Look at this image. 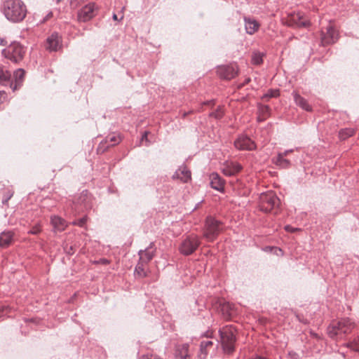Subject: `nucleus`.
I'll return each mask as SVG.
<instances>
[{
    "instance_id": "obj_1",
    "label": "nucleus",
    "mask_w": 359,
    "mask_h": 359,
    "mask_svg": "<svg viewBox=\"0 0 359 359\" xmlns=\"http://www.w3.org/2000/svg\"><path fill=\"white\" fill-rule=\"evenodd\" d=\"M27 13V6L21 0H6L4 2L3 13L11 22H22L25 18Z\"/></svg>"
},
{
    "instance_id": "obj_2",
    "label": "nucleus",
    "mask_w": 359,
    "mask_h": 359,
    "mask_svg": "<svg viewBox=\"0 0 359 359\" xmlns=\"http://www.w3.org/2000/svg\"><path fill=\"white\" fill-rule=\"evenodd\" d=\"M356 327L355 323L349 318L332 322L327 327V334L332 339L342 338Z\"/></svg>"
},
{
    "instance_id": "obj_3",
    "label": "nucleus",
    "mask_w": 359,
    "mask_h": 359,
    "mask_svg": "<svg viewBox=\"0 0 359 359\" xmlns=\"http://www.w3.org/2000/svg\"><path fill=\"white\" fill-rule=\"evenodd\" d=\"M236 332L232 325H226L219 330L220 342L224 352L226 354H231L235 350Z\"/></svg>"
},
{
    "instance_id": "obj_4",
    "label": "nucleus",
    "mask_w": 359,
    "mask_h": 359,
    "mask_svg": "<svg viewBox=\"0 0 359 359\" xmlns=\"http://www.w3.org/2000/svg\"><path fill=\"white\" fill-rule=\"evenodd\" d=\"M26 53V48L17 41L11 43L2 50V55L13 63L22 60Z\"/></svg>"
},
{
    "instance_id": "obj_5",
    "label": "nucleus",
    "mask_w": 359,
    "mask_h": 359,
    "mask_svg": "<svg viewBox=\"0 0 359 359\" xmlns=\"http://www.w3.org/2000/svg\"><path fill=\"white\" fill-rule=\"evenodd\" d=\"M222 224L211 216L205 219L203 236L209 241H214L222 229Z\"/></svg>"
},
{
    "instance_id": "obj_6",
    "label": "nucleus",
    "mask_w": 359,
    "mask_h": 359,
    "mask_svg": "<svg viewBox=\"0 0 359 359\" xmlns=\"http://www.w3.org/2000/svg\"><path fill=\"white\" fill-rule=\"evenodd\" d=\"M201 244L200 239L197 235L190 234L187 236L181 242L179 246L180 252L188 256L193 254Z\"/></svg>"
},
{
    "instance_id": "obj_7",
    "label": "nucleus",
    "mask_w": 359,
    "mask_h": 359,
    "mask_svg": "<svg viewBox=\"0 0 359 359\" xmlns=\"http://www.w3.org/2000/svg\"><path fill=\"white\" fill-rule=\"evenodd\" d=\"M280 200L273 191L262 193L259 196V208L264 212H269L278 206Z\"/></svg>"
},
{
    "instance_id": "obj_8",
    "label": "nucleus",
    "mask_w": 359,
    "mask_h": 359,
    "mask_svg": "<svg viewBox=\"0 0 359 359\" xmlns=\"http://www.w3.org/2000/svg\"><path fill=\"white\" fill-rule=\"evenodd\" d=\"M285 23L290 27H307L310 25V21L304 17L302 13L292 12L287 15Z\"/></svg>"
},
{
    "instance_id": "obj_9",
    "label": "nucleus",
    "mask_w": 359,
    "mask_h": 359,
    "mask_svg": "<svg viewBox=\"0 0 359 359\" xmlns=\"http://www.w3.org/2000/svg\"><path fill=\"white\" fill-rule=\"evenodd\" d=\"M96 8L95 3H89L85 5L78 11V20L83 22L89 21L95 15V11Z\"/></svg>"
},
{
    "instance_id": "obj_10",
    "label": "nucleus",
    "mask_w": 359,
    "mask_h": 359,
    "mask_svg": "<svg viewBox=\"0 0 359 359\" xmlns=\"http://www.w3.org/2000/svg\"><path fill=\"white\" fill-rule=\"evenodd\" d=\"M338 39V32L331 25L326 27L325 32L322 31L321 32V43L323 46L334 43Z\"/></svg>"
},
{
    "instance_id": "obj_11",
    "label": "nucleus",
    "mask_w": 359,
    "mask_h": 359,
    "mask_svg": "<svg viewBox=\"0 0 359 359\" xmlns=\"http://www.w3.org/2000/svg\"><path fill=\"white\" fill-rule=\"evenodd\" d=\"M234 146L238 150L252 151L256 149V144L248 136L241 135L234 142Z\"/></svg>"
},
{
    "instance_id": "obj_12",
    "label": "nucleus",
    "mask_w": 359,
    "mask_h": 359,
    "mask_svg": "<svg viewBox=\"0 0 359 359\" xmlns=\"http://www.w3.org/2000/svg\"><path fill=\"white\" fill-rule=\"evenodd\" d=\"M238 67L235 65H223L218 67L217 72L221 79L230 80L238 74Z\"/></svg>"
},
{
    "instance_id": "obj_13",
    "label": "nucleus",
    "mask_w": 359,
    "mask_h": 359,
    "mask_svg": "<svg viewBox=\"0 0 359 359\" xmlns=\"http://www.w3.org/2000/svg\"><path fill=\"white\" fill-rule=\"evenodd\" d=\"M193 351L190 349L189 344L176 346L175 351V359H191Z\"/></svg>"
},
{
    "instance_id": "obj_14",
    "label": "nucleus",
    "mask_w": 359,
    "mask_h": 359,
    "mask_svg": "<svg viewBox=\"0 0 359 359\" xmlns=\"http://www.w3.org/2000/svg\"><path fill=\"white\" fill-rule=\"evenodd\" d=\"M156 248L153 242L150 243L149 245L145 250H140L138 252L140 260L147 264L154 257Z\"/></svg>"
},
{
    "instance_id": "obj_15",
    "label": "nucleus",
    "mask_w": 359,
    "mask_h": 359,
    "mask_svg": "<svg viewBox=\"0 0 359 359\" xmlns=\"http://www.w3.org/2000/svg\"><path fill=\"white\" fill-rule=\"evenodd\" d=\"M62 46V39L61 37L57 32H53L48 39H47V49L50 51H57Z\"/></svg>"
},
{
    "instance_id": "obj_16",
    "label": "nucleus",
    "mask_w": 359,
    "mask_h": 359,
    "mask_svg": "<svg viewBox=\"0 0 359 359\" xmlns=\"http://www.w3.org/2000/svg\"><path fill=\"white\" fill-rule=\"evenodd\" d=\"M121 142V138L118 135L115 134H111L106 137L104 140L102 141L98 147V150H102V151H104V150L110 147L115 146Z\"/></svg>"
},
{
    "instance_id": "obj_17",
    "label": "nucleus",
    "mask_w": 359,
    "mask_h": 359,
    "mask_svg": "<svg viewBox=\"0 0 359 359\" xmlns=\"http://www.w3.org/2000/svg\"><path fill=\"white\" fill-rule=\"evenodd\" d=\"M172 177L173 180L177 179L183 182H187L191 179V172L182 165L175 172Z\"/></svg>"
},
{
    "instance_id": "obj_18",
    "label": "nucleus",
    "mask_w": 359,
    "mask_h": 359,
    "mask_svg": "<svg viewBox=\"0 0 359 359\" xmlns=\"http://www.w3.org/2000/svg\"><path fill=\"white\" fill-rule=\"evenodd\" d=\"M210 186L212 189L220 192H222L224 191V182L217 173L212 172L210 175Z\"/></svg>"
},
{
    "instance_id": "obj_19",
    "label": "nucleus",
    "mask_w": 359,
    "mask_h": 359,
    "mask_svg": "<svg viewBox=\"0 0 359 359\" xmlns=\"http://www.w3.org/2000/svg\"><path fill=\"white\" fill-rule=\"evenodd\" d=\"M50 223L55 231H63L67 226L66 221L57 215L51 216Z\"/></svg>"
},
{
    "instance_id": "obj_20",
    "label": "nucleus",
    "mask_w": 359,
    "mask_h": 359,
    "mask_svg": "<svg viewBox=\"0 0 359 359\" xmlns=\"http://www.w3.org/2000/svg\"><path fill=\"white\" fill-rule=\"evenodd\" d=\"M244 22L245 29L248 34L252 35L259 29V24L256 20L251 18L245 17Z\"/></svg>"
},
{
    "instance_id": "obj_21",
    "label": "nucleus",
    "mask_w": 359,
    "mask_h": 359,
    "mask_svg": "<svg viewBox=\"0 0 359 359\" xmlns=\"http://www.w3.org/2000/svg\"><path fill=\"white\" fill-rule=\"evenodd\" d=\"M242 170V165L236 162L227 163L223 168V172L225 175L233 176Z\"/></svg>"
},
{
    "instance_id": "obj_22",
    "label": "nucleus",
    "mask_w": 359,
    "mask_h": 359,
    "mask_svg": "<svg viewBox=\"0 0 359 359\" xmlns=\"http://www.w3.org/2000/svg\"><path fill=\"white\" fill-rule=\"evenodd\" d=\"M294 101L295 104L301 107L302 109L307 111H311L312 107L308 103L307 100L304 99L303 97H302L297 92L293 91L292 93Z\"/></svg>"
},
{
    "instance_id": "obj_23",
    "label": "nucleus",
    "mask_w": 359,
    "mask_h": 359,
    "mask_svg": "<svg viewBox=\"0 0 359 359\" xmlns=\"http://www.w3.org/2000/svg\"><path fill=\"white\" fill-rule=\"evenodd\" d=\"M14 233L12 231H4L0 234V247L8 248L13 241Z\"/></svg>"
},
{
    "instance_id": "obj_24",
    "label": "nucleus",
    "mask_w": 359,
    "mask_h": 359,
    "mask_svg": "<svg viewBox=\"0 0 359 359\" xmlns=\"http://www.w3.org/2000/svg\"><path fill=\"white\" fill-rule=\"evenodd\" d=\"M11 72L0 67V84L3 86L10 85L11 87H13V83L11 81Z\"/></svg>"
},
{
    "instance_id": "obj_25",
    "label": "nucleus",
    "mask_w": 359,
    "mask_h": 359,
    "mask_svg": "<svg viewBox=\"0 0 359 359\" xmlns=\"http://www.w3.org/2000/svg\"><path fill=\"white\" fill-rule=\"evenodd\" d=\"M13 76H14V79H15V83H13V87H11V88H13V90L14 91L18 88V86H20V84L22 83V82L24 79V76H25L24 69H17L15 72H14Z\"/></svg>"
},
{
    "instance_id": "obj_26",
    "label": "nucleus",
    "mask_w": 359,
    "mask_h": 359,
    "mask_svg": "<svg viewBox=\"0 0 359 359\" xmlns=\"http://www.w3.org/2000/svg\"><path fill=\"white\" fill-rule=\"evenodd\" d=\"M213 343L210 340L202 341L200 344V352L198 355V359H205L208 355L207 348L212 346Z\"/></svg>"
},
{
    "instance_id": "obj_27",
    "label": "nucleus",
    "mask_w": 359,
    "mask_h": 359,
    "mask_svg": "<svg viewBox=\"0 0 359 359\" xmlns=\"http://www.w3.org/2000/svg\"><path fill=\"white\" fill-rule=\"evenodd\" d=\"M274 163L278 166L282 168H288L290 165V161L287 159L285 158V156L281 155L280 154H278L277 157L274 159Z\"/></svg>"
},
{
    "instance_id": "obj_28",
    "label": "nucleus",
    "mask_w": 359,
    "mask_h": 359,
    "mask_svg": "<svg viewBox=\"0 0 359 359\" xmlns=\"http://www.w3.org/2000/svg\"><path fill=\"white\" fill-rule=\"evenodd\" d=\"M260 115L258 116L259 121H263L269 116L270 108L267 105H260L259 107Z\"/></svg>"
},
{
    "instance_id": "obj_29",
    "label": "nucleus",
    "mask_w": 359,
    "mask_h": 359,
    "mask_svg": "<svg viewBox=\"0 0 359 359\" xmlns=\"http://www.w3.org/2000/svg\"><path fill=\"white\" fill-rule=\"evenodd\" d=\"M145 264H147L139 260L135 269V274H137L140 277H145L147 276V273L144 271Z\"/></svg>"
},
{
    "instance_id": "obj_30",
    "label": "nucleus",
    "mask_w": 359,
    "mask_h": 359,
    "mask_svg": "<svg viewBox=\"0 0 359 359\" xmlns=\"http://www.w3.org/2000/svg\"><path fill=\"white\" fill-rule=\"evenodd\" d=\"M354 134L355 130L353 128H344L341 129L339 133V137L341 140H345L349 137L353 136Z\"/></svg>"
},
{
    "instance_id": "obj_31",
    "label": "nucleus",
    "mask_w": 359,
    "mask_h": 359,
    "mask_svg": "<svg viewBox=\"0 0 359 359\" xmlns=\"http://www.w3.org/2000/svg\"><path fill=\"white\" fill-rule=\"evenodd\" d=\"M232 306L229 302H225L222 305L221 309L225 318H229L233 314Z\"/></svg>"
},
{
    "instance_id": "obj_32",
    "label": "nucleus",
    "mask_w": 359,
    "mask_h": 359,
    "mask_svg": "<svg viewBox=\"0 0 359 359\" xmlns=\"http://www.w3.org/2000/svg\"><path fill=\"white\" fill-rule=\"evenodd\" d=\"M264 54L260 52H254L252 55V62L254 65H258L263 62Z\"/></svg>"
},
{
    "instance_id": "obj_33",
    "label": "nucleus",
    "mask_w": 359,
    "mask_h": 359,
    "mask_svg": "<svg viewBox=\"0 0 359 359\" xmlns=\"http://www.w3.org/2000/svg\"><path fill=\"white\" fill-rule=\"evenodd\" d=\"M347 347L353 351H359V336L354 337L353 340L347 343Z\"/></svg>"
},
{
    "instance_id": "obj_34",
    "label": "nucleus",
    "mask_w": 359,
    "mask_h": 359,
    "mask_svg": "<svg viewBox=\"0 0 359 359\" xmlns=\"http://www.w3.org/2000/svg\"><path fill=\"white\" fill-rule=\"evenodd\" d=\"M279 95V90L276 89L269 90L263 96L262 99L267 101L269 98L276 97Z\"/></svg>"
},
{
    "instance_id": "obj_35",
    "label": "nucleus",
    "mask_w": 359,
    "mask_h": 359,
    "mask_svg": "<svg viewBox=\"0 0 359 359\" xmlns=\"http://www.w3.org/2000/svg\"><path fill=\"white\" fill-rule=\"evenodd\" d=\"M41 231V225L38 223L35 224L29 231V234L37 235Z\"/></svg>"
},
{
    "instance_id": "obj_36",
    "label": "nucleus",
    "mask_w": 359,
    "mask_h": 359,
    "mask_svg": "<svg viewBox=\"0 0 359 359\" xmlns=\"http://www.w3.org/2000/svg\"><path fill=\"white\" fill-rule=\"evenodd\" d=\"M210 116L217 119L221 118L223 116V111L222 108L219 107L216 111L212 112Z\"/></svg>"
},
{
    "instance_id": "obj_37",
    "label": "nucleus",
    "mask_w": 359,
    "mask_h": 359,
    "mask_svg": "<svg viewBox=\"0 0 359 359\" xmlns=\"http://www.w3.org/2000/svg\"><path fill=\"white\" fill-rule=\"evenodd\" d=\"M86 220H87V217H83L82 218H80L78 220H75V221L72 222V224L82 227L86 224Z\"/></svg>"
},
{
    "instance_id": "obj_38",
    "label": "nucleus",
    "mask_w": 359,
    "mask_h": 359,
    "mask_svg": "<svg viewBox=\"0 0 359 359\" xmlns=\"http://www.w3.org/2000/svg\"><path fill=\"white\" fill-rule=\"evenodd\" d=\"M148 134H149V132L148 131H144L142 135V137H141V141L143 142V141H146L147 142H148L146 145L148 146L149 144V141L148 140Z\"/></svg>"
},
{
    "instance_id": "obj_39",
    "label": "nucleus",
    "mask_w": 359,
    "mask_h": 359,
    "mask_svg": "<svg viewBox=\"0 0 359 359\" xmlns=\"http://www.w3.org/2000/svg\"><path fill=\"white\" fill-rule=\"evenodd\" d=\"M13 196V193H8L6 198L2 200L3 204L8 203V200Z\"/></svg>"
},
{
    "instance_id": "obj_40",
    "label": "nucleus",
    "mask_w": 359,
    "mask_h": 359,
    "mask_svg": "<svg viewBox=\"0 0 359 359\" xmlns=\"http://www.w3.org/2000/svg\"><path fill=\"white\" fill-rule=\"evenodd\" d=\"M285 229L288 231V232H294L296 231V229L290 226V225H286L285 226Z\"/></svg>"
},
{
    "instance_id": "obj_41",
    "label": "nucleus",
    "mask_w": 359,
    "mask_h": 359,
    "mask_svg": "<svg viewBox=\"0 0 359 359\" xmlns=\"http://www.w3.org/2000/svg\"><path fill=\"white\" fill-rule=\"evenodd\" d=\"M292 151H293V149H287V150H285L284 152L280 153V154L285 157L286 156H287L290 153H291Z\"/></svg>"
},
{
    "instance_id": "obj_42",
    "label": "nucleus",
    "mask_w": 359,
    "mask_h": 359,
    "mask_svg": "<svg viewBox=\"0 0 359 359\" xmlns=\"http://www.w3.org/2000/svg\"><path fill=\"white\" fill-rule=\"evenodd\" d=\"M7 44V41L4 39H0V45L6 46Z\"/></svg>"
},
{
    "instance_id": "obj_43",
    "label": "nucleus",
    "mask_w": 359,
    "mask_h": 359,
    "mask_svg": "<svg viewBox=\"0 0 359 359\" xmlns=\"http://www.w3.org/2000/svg\"><path fill=\"white\" fill-rule=\"evenodd\" d=\"M4 310L3 308H0V317H1L3 316V313H4Z\"/></svg>"
},
{
    "instance_id": "obj_44",
    "label": "nucleus",
    "mask_w": 359,
    "mask_h": 359,
    "mask_svg": "<svg viewBox=\"0 0 359 359\" xmlns=\"http://www.w3.org/2000/svg\"><path fill=\"white\" fill-rule=\"evenodd\" d=\"M101 262L103 264H107V263H108V261L107 259H102Z\"/></svg>"
},
{
    "instance_id": "obj_45",
    "label": "nucleus",
    "mask_w": 359,
    "mask_h": 359,
    "mask_svg": "<svg viewBox=\"0 0 359 359\" xmlns=\"http://www.w3.org/2000/svg\"><path fill=\"white\" fill-rule=\"evenodd\" d=\"M113 19L116 20H117V15L116 14L113 15Z\"/></svg>"
},
{
    "instance_id": "obj_46",
    "label": "nucleus",
    "mask_w": 359,
    "mask_h": 359,
    "mask_svg": "<svg viewBox=\"0 0 359 359\" xmlns=\"http://www.w3.org/2000/svg\"><path fill=\"white\" fill-rule=\"evenodd\" d=\"M51 15H52V13L50 12V13L47 15L46 18H49V17H50V16H51Z\"/></svg>"
},
{
    "instance_id": "obj_47",
    "label": "nucleus",
    "mask_w": 359,
    "mask_h": 359,
    "mask_svg": "<svg viewBox=\"0 0 359 359\" xmlns=\"http://www.w3.org/2000/svg\"><path fill=\"white\" fill-rule=\"evenodd\" d=\"M250 81V79H248L247 80H245V82H246V83H248Z\"/></svg>"
},
{
    "instance_id": "obj_48",
    "label": "nucleus",
    "mask_w": 359,
    "mask_h": 359,
    "mask_svg": "<svg viewBox=\"0 0 359 359\" xmlns=\"http://www.w3.org/2000/svg\"><path fill=\"white\" fill-rule=\"evenodd\" d=\"M60 1H61V0H57V2L58 3V2H60Z\"/></svg>"
}]
</instances>
